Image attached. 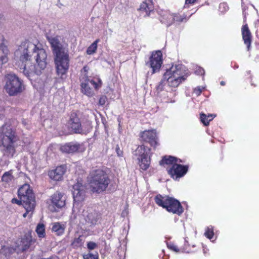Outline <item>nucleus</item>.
<instances>
[{
  "instance_id": "obj_1",
  "label": "nucleus",
  "mask_w": 259,
  "mask_h": 259,
  "mask_svg": "<svg viewBox=\"0 0 259 259\" xmlns=\"http://www.w3.org/2000/svg\"><path fill=\"white\" fill-rule=\"evenodd\" d=\"M15 56L22 63L20 69L28 77L40 75L47 66L46 51L37 40L23 41L15 52Z\"/></svg>"
},
{
  "instance_id": "obj_2",
  "label": "nucleus",
  "mask_w": 259,
  "mask_h": 259,
  "mask_svg": "<svg viewBox=\"0 0 259 259\" xmlns=\"http://www.w3.org/2000/svg\"><path fill=\"white\" fill-rule=\"evenodd\" d=\"M73 197L75 204L72 209V213L71 217L72 220H78L79 222L82 225H86L88 227H92L97 224L100 218V214L95 210L91 208L84 209L82 213H80L78 209L79 202L82 201L85 196V187L80 183H77L73 186Z\"/></svg>"
},
{
  "instance_id": "obj_3",
  "label": "nucleus",
  "mask_w": 259,
  "mask_h": 259,
  "mask_svg": "<svg viewBox=\"0 0 259 259\" xmlns=\"http://www.w3.org/2000/svg\"><path fill=\"white\" fill-rule=\"evenodd\" d=\"M87 179L92 191L98 193L105 191L110 182L106 172L99 168L93 169Z\"/></svg>"
},
{
  "instance_id": "obj_4",
  "label": "nucleus",
  "mask_w": 259,
  "mask_h": 259,
  "mask_svg": "<svg viewBox=\"0 0 259 259\" xmlns=\"http://www.w3.org/2000/svg\"><path fill=\"white\" fill-rule=\"evenodd\" d=\"M189 75V72L185 66L178 64L172 65L166 70L163 77L166 79L169 87L176 88L184 81Z\"/></svg>"
},
{
  "instance_id": "obj_5",
  "label": "nucleus",
  "mask_w": 259,
  "mask_h": 259,
  "mask_svg": "<svg viewBox=\"0 0 259 259\" xmlns=\"http://www.w3.org/2000/svg\"><path fill=\"white\" fill-rule=\"evenodd\" d=\"M16 137L10 126L5 124L0 128V141L3 146L4 155L12 158L16 152Z\"/></svg>"
},
{
  "instance_id": "obj_6",
  "label": "nucleus",
  "mask_w": 259,
  "mask_h": 259,
  "mask_svg": "<svg viewBox=\"0 0 259 259\" xmlns=\"http://www.w3.org/2000/svg\"><path fill=\"white\" fill-rule=\"evenodd\" d=\"M154 199L158 205L166 208L168 212L180 215L184 211L180 202L174 198L158 195Z\"/></svg>"
},
{
  "instance_id": "obj_7",
  "label": "nucleus",
  "mask_w": 259,
  "mask_h": 259,
  "mask_svg": "<svg viewBox=\"0 0 259 259\" xmlns=\"http://www.w3.org/2000/svg\"><path fill=\"white\" fill-rule=\"evenodd\" d=\"M4 89L11 96H16L24 90L23 81L13 73L6 74L4 77Z\"/></svg>"
},
{
  "instance_id": "obj_8",
  "label": "nucleus",
  "mask_w": 259,
  "mask_h": 259,
  "mask_svg": "<svg viewBox=\"0 0 259 259\" xmlns=\"http://www.w3.org/2000/svg\"><path fill=\"white\" fill-rule=\"evenodd\" d=\"M54 62L57 75L63 79L65 78L69 66L68 50L55 54Z\"/></svg>"
},
{
  "instance_id": "obj_9",
  "label": "nucleus",
  "mask_w": 259,
  "mask_h": 259,
  "mask_svg": "<svg viewBox=\"0 0 259 259\" xmlns=\"http://www.w3.org/2000/svg\"><path fill=\"white\" fill-rule=\"evenodd\" d=\"M18 196L23 202V206L27 211L34 210L35 199L32 190L28 184H24L18 191Z\"/></svg>"
},
{
  "instance_id": "obj_10",
  "label": "nucleus",
  "mask_w": 259,
  "mask_h": 259,
  "mask_svg": "<svg viewBox=\"0 0 259 259\" xmlns=\"http://www.w3.org/2000/svg\"><path fill=\"white\" fill-rule=\"evenodd\" d=\"M150 149L144 145L139 146L135 151V155L138 156L139 164L141 169L147 170L150 164Z\"/></svg>"
},
{
  "instance_id": "obj_11",
  "label": "nucleus",
  "mask_w": 259,
  "mask_h": 259,
  "mask_svg": "<svg viewBox=\"0 0 259 259\" xmlns=\"http://www.w3.org/2000/svg\"><path fill=\"white\" fill-rule=\"evenodd\" d=\"M162 64V54L160 51L152 52L146 65L152 69V74L159 71Z\"/></svg>"
},
{
  "instance_id": "obj_12",
  "label": "nucleus",
  "mask_w": 259,
  "mask_h": 259,
  "mask_svg": "<svg viewBox=\"0 0 259 259\" xmlns=\"http://www.w3.org/2000/svg\"><path fill=\"white\" fill-rule=\"evenodd\" d=\"M80 82L82 93L89 97H92L94 95L93 88L98 90L102 85V81L100 78H97V81L92 79V80Z\"/></svg>"
},
{
  "instance_id": "obj_13",
  "label": "nucleus",
  "mask_w": 259,
  "mask_h": 259,
  "mask_svg": "<svg viewBox=\"0 0 259 259\" xmlns=\"http://www.w3.org/2000/svg\"><path fill=\"white\" fill-rule=\"evenodd\" d=\"M188 167L183 165L180 163H176L167 168V172L175 180L183 177L188 171Z\"/></svg>"
},
{
  "instance_id": "obj_14",
  "label": "nucleus",
  "mask_w": 259,
  "mask_h": 259,
  "mask_svg": "<svg viewBox=\"0 0 259 259\" xmlns=\"http://www.w3.org/2000/svg\"><path fill=\"white\" fill-rule=\"evenodd\" d=\"M159 17V20L160 22L168 27L170 26L174 22H181L183 20V18L181 17L180 19L177 18L178 16H176V18L174 16L173 14L170 13L168 11H162L160 12Z\"/></svg>"
},
{
  "instance_id": "obj_15",
  "label": "nucleus",
  "mask_w": 259,
  "mask_h": 259,
  "mask_svg": "<svg viewBox=\"0 0 259 259\" xmlns=\"http://www.w3.org/2000/svg\"><path fill=\"white\" fill-rule=\"evenodd\" d=\"M143 140L149 143L151 146L155 147L158 145L156 131L155 130L145 131L141 133Z\"/></svg>"
},
{
  "instance_id": "obj_16",
  "label": "nucleus",
  "mask_w": 259,
  "mask_h": 259,
  "mask_svg": "<svg viewBox=\"0 0 259 259\" xmlns=\"http://www.w3.org/2000/svg\"><path fill=\"white\" fill-rule=\"evenodd\" d=\"M47 39L51 45L54 55L67 50L61 44L58 36H47Z\"/></svg>"
},
{
  "instance_id": "obj_17",
  "label": "nucleus",
  "mask_w": 259,
  "mask_h": 259,
  "mask_svg": "<svg viewBox=\"0 0 259 259\" xmlns=\"http://www.w3.org/2000/svg\"><path fill=\"white\" fill-rule=\"evenodd\" d=\"M139 10L144 16H151L155 12L152 0H145L141 4Z\"/></svg>"
},
{
  "instance_id": "obj_18",
  "label": "nucleus",
  "mask_w": 259,
  "mask_h": 259,
  "mask_svg": "<svg viewBox=\"0 0 259 259\" xmlns=\"http://www.w3.org/2000/svg\"><path fill=\"white\" fill-rule=\"evenodd\" d=\"M31 236L29 235H25L17 243L15 249L18 252L19 251H24L27 250L30 247L32 242Z\"/></svg>"
},
{
  "instance_id": "obj_19",
  "label": "nucleus",
  "mask_w": 259,
  "mask_h": 259,
  "mask_svg": "<svg viewBox=\"0 0 259 259\" xmlns=\"http://www.w3.org/2000/svg\"><path fill=\"white\" fill-rule=\"evenodd\" d=\"M52 204L58 208H62L65 205L66 196L62 193L56 192L51 196Z\"/></svg>"
},
{
  "instance_id": "obj_20",
  "label": "nucleus",
  "mask_w": 259,
  "mask_h": 259,
  "mask_svg": "<svg viewBox=\"0 0 259 259\" xmlns=\"http://www.w3.org/2000/svg\"><path fill=\"white\" fill-rule=\"evenodd\" d=\"M65 172L64 166L57 167L55 169L49 171V176L50 179L54 181H59L62 179L63 176Z\"/></svg>"
},
{
  "instance_id": "obj_21",
  "label": "nucleus",
  "mask_w": 259,
  "mask_h": 259,
  "mask_svg": "<svg viewBox=\"0 0 259 259\" xmlns=\"http://www.w3.org/2000/svg\"><path fill=\"white\" fill-rule=\"evenodd\" d=\"M241 33L244 43L249 51L251 42V34L247 24H244L241 28Z\"/></svg>"
},
{
  "instance_id": "obj_22",
  "label": "nucleus",
  "mask_w": 259,
  "mask_h": 259,
  "mask_svg": "<svg viewBox=\"0 0 259 259\" xmlns=\"http://www.w3.org/2000/svg\"><path fill=\"white\" fill-rule=\"evenodd\" d=\"M69 124L71 128L74 133L80 134L81 122L76 114L72 113L71 114L69 120Z\"/></svg>"
},
{
  "instance_id": "obj_23",
  "label": "nucleus",
  "mask_w": 259,
  "mask_h": 259,
  "mask_svg": "<svg viewBox=\"0 0 259 259\" xmlns=\"http://www.w3.org/2000/svg\"><path fill=\"white\" fill-rule=\"evenodd\" d=\"M80 145L78 143H68L60 147V150L66 153H73L79 150Z\"/></svg>"
},
{
  "instance_id": "obj_24",
  "label": "nucleus",
  "mask_w": 259,
  "mask_h": 259,
  "mask_svg": "<svg viewBox=\"0 0 259 259\" xmlns=\"http://www.w3.org/2000/svg\"><path fill=\"white\" fill-rule=\"evenodd\" d=\"M176 90L171 89L170 91H164L160 96L165 103H173L176 102Z\"/></svg>"
},
{
  "instance_id": "obj_25",
  "label": "nucleus",
  "mask_w": 259,
  "mask_h": 259,
  "mask_svg": "<svg viewBox=\"0 0 259 259\" xmlns=\"http://www.w3.org/2000/svg\"><path fill=\"white\" fill-rule=\"evenodd\" d=\"M85 242V237L82 235H75L71 242V246L74 249L81 248Z\"/></svg>"
},
{
  "instance_id": "obj_26",
  "label": "nucleus",
  "mask_w": 259,
  "mask_h": 259,
  "mask_svg": "<svg viewBox=\"0 0 259 259\" xmlns=\"http://www.w3.org/2000/svg\"><path fill=\"white\" fill-rule=\"evenodd\" d=\"M182 162L183 161L182 160L178 159L176 157L171 156H169L168 157L165 156L163 157L162 159L159 162V164L160 165L166 164L169 165V167H170L174 164V163Z\"/></svg>"
},
{
  "instance_id": "obj_27",
  "label": "nucleus",
  "mask_w": 259,
  "mask_h": 259,
  "mask_svg": "<svg viewBox=\"0 0 259 259\" xmlns=\"http://www.w3.org/2000/svg\"><path fill=\"white\" fill-rule=\"evenodd\" d=\"M90 67L86 65L84 66L80 71V81H86L92 80L91 79L90 73L89 72Z\"/></svg>"
},
{
  "instance_id": "obj_28",
  "label": "nucleus",
  "mask_w": 259,
  "mask_h": 259,
  "mask_svg": "<svg viewBox=\"0 0 259 259\" xmlns=\"http://www.w3.org/2000/svg\"><path fill=\"white\" fill-rule=\"evenodd\" d=\"M92 128V122L90 120H87L81 123L80 134H87L89 133Z\"/></svg>"
},
{
  "instance_id": "obj_29",
  "label": "nucleus",
  "mask_w": 259,
  "mask_h": 259,
  "mask_svg": "<svg viewBox=\"0 0 259 259\" xmlns=\"http://www.w3.org/2000/svg\"><path fill=\"white\" fill-rule=\"evenodd\" d=\"M65 226L64 225L60 223H55L53 224L52 231L55 232L57 235H62L65 231Z\"/></svg>"
},
{
  "instance_id": "obj_30",
  "label": "nucleus",
  "mask_w": 259,
  "mask_h": 259,
  "mask_svg": "<svg viewBox=\"0 0 259 259\" xmlns=\"http://www.w3.org/2000/svg\"><path fill=\"white\" fill-rule=\"evenodd\" d=\"M215 116V115L213 114H209L207 116L206 114L202 113L200 114V119L204 125H207L209 124L210 121L212 120Z\"/></svg>"
},
{
  "instance_id": "obj_31",
  "label": "nucleus",
  "mask_w": 259,
  "mask_h": 259,
  "mask_svg": "<svg viewBox=\"0 0 259 259\" xmlns=\"http://www.w3.org/2000/svg\"><path fill=\"white\" fill-rule=\"evenodd\" d=\"M35 231L39 238H44L46 235L45 227L42 223H39L36 228Z\"/></svg>"
},
{
  "instance_id": "obj_32",
  "label": "nucleus",
  "mask_w": 259,
  "mask_h": 259,
  "mask_svg": "<svg viewBox=\"0 0 259 259\" xmlns=\"http://www.w3.org/2000/svg\"><path fill=\"white\" fill-rule=\"evenodd\" d=\"M15 251H16L15 248H13L9 246H4L0 250L1 254L4 255L6 257H9V255L12 254Z\"/></svg>"
},
{
  "instance_id": "obj_33",
  "label": "nucleus",
  "mask_w": 259,
  "mask_h": 259,
  "mask_svg": "<svg viewBox=\"0 0 259 259\" xmlns=\"http://www.w3.org/2000/svg\"><path fill=\"white\" fill-rule=\"evenodd\" d=\"M99 41V39H96L88 48L87 50V54L92 55L96 52L97 49V44Z\"/></svg>"
},
{
  "instance_id": "obj_34",
  "label": "nucleus",
  "mask_w": 259,
  "mask_h": 259,
  "mask_svg": "<svg viewBox=\"0 0 259 259\" xmlns=\"http://www.w3.org/2000/svg\"><path fill=\"white\" fill-rule=\"evenodd\" d=\"M14 179V177L12 175V171L10 170L7 172H5L2 178V180L3 182H5L6 183H9L11 182Z\"/></svg>"
},
{
  "instance_id": "obj_35",
  "label": "nucleus",
  "mask_w": 259,
  "mask_h": 259,
  "mask_svg": "<svg viewBox=\"0 0 259 259\" xmlns=\"http://www.w3.org/2000/svg\"><path fill=\"white\" fill-rule=\"evenodd\" d=\"M204 235L209 239L211 240L214 235L213 227L212 226L208 227L205 230Z\"/></svg>"
},
{
  "instance_id": "obj_36",
  "label": "nucleus",
  "mask_w": 259,
  "mask_h": 259,
  "mask_svg": "<svg viewBox=\"0 0 259 259\" xmlns=\"http://www.w3.org/2000/svg\"><path fill=\"white\" fill-rule=\"evenodd\" d=\"M166 79L163 78L161 80V81L158 83V85L156 87V91L157 93H159L160 92L163 91V88L166 83Z\"/></svg>"
},
{
  "instance_id": "obj_37",
  "label": "nucleus",
  "mask_w": 259,
  "mask_h": 259,
  "mask_svg": "<svg viewBox=\"0 0 259 259\" xmlns=\"http://www.w3.org/2000/svg\"><path fill=\"white\" fill-rule=\"evenodd\" d=\"M98 247L96 243L92 241L88 242L87 243V247L89 250H93Z\"/></svg>"
},
{
  "instance_id": "obj_38",
  "label": "nucleus",
  "mask_w": 259,
  "mask_h": 259,
  "mask_svg": "<svg viewBox=\"0 0 259 259\" xmlns=\"http://www.w3.org/2000/svg\"><path fill=\"white\" fill-rule=\"evenodd\" d=\"M204 88L201 86H198L194 89V93L197 96H199L202 93Z\"/></svg>"
},
{
  "instance_id": "obj_39",
  "label": "nucleus",
  "mask_w": 259,
  "mask_h": 259,
  "mask_svg": "<svg viewBox=\"0 0 259 259\" xmlns=\"http://www.w3.org/2000/svg\"><path fill=\"white\" fill-rule=\"evenodd\" d=\"M228 8V6L226 3H221L219 6V11L222 13L227 11Z\"/></svg>"
},
{
  "instance_id": "obj_40",
  "label": "nucleus",
  "mask_w": 259,
  "mask_h": 259,
  "mask_svg": "<svg viewBox=\"0 0 259 259\" xmlns=\"http://www.w3.org/2000/svg\"><path fill=\"white\" fill-rule=\"evenodd\" d=\"M167 247L169 249L171 250H173L176 252H178L179 251V249L178 247L173 243H169L167 244Z\"/></svg>"
},
{
  "instance_id": "obj_41",
  "label": "nucleus",
  "mask_w": 259,
  "mask_h": 259,
  "mask_svg": "<svg viewBox=\"0 0 259 259\" xmlns=\"http://www.w3.org/2000/svg\"><path fill=\"white\" fill-rule=\"evenodd\" d=\"M83 259H98V256L92 253H88L83 255Z\"/></svg>"
},
{
  "instance_id": "obj_42",
  "label": "nucleus",
  "mask_w": 259,
  "mask_h": 259,
  "mask_svg": "<svg viewBox=\"0 0 259 259\" xmlns=\"http://www.w3.org/2000/svg\"><path fill=\"white\" fill-rule=\"evenodd\" d=\"M8 61V55L4 54L3 56H2L0 57V61L2 64H5L7 63Z\"/></svg>"
},
{
  "instance_id": "obj_43",
  "label": "nucleus",
  "mask_w": 259,
  "mask_h": 259,
  "mask_svg": "<svg viewBox=\"0 0 259 259\" xmlns=\"http://www.w3.org/2000/svg\"><path fill=\"white\" fill-rule=\"evenodd\" d=\"M204 72V70L200 67H198V68L195 70V73L198 75H203Z\"/></svg>"
},
{
  "instance_id": "obj_44",
  "label": "nucleus",
  "mask_w": 259,
  "mask_h": 259,
  "mask_svg": "<svg viewBox=\"0 0 259 259\" xmlns=\"http://www.w3.org/2000/svg\"><path fill=\"white\" fill-rule=\"evenodd\" d=\"M106 102V97L105 96H102L100 98L99 104L100 105H104Z\"/></svg>"
},
{
  "instance_id": "obj_45",
  "label": "nucleus",
  "mask_w": 259,
  "mask_h": 259,
  "mask_svg": "<svg viewBox=\"0 0 259 259\" xmlns=\"http://www.w3.org/2000/svg\"><path fill=\"white\" fill-rule=\"evenodd\" d=\"M0 51H1L4 54L8 55L9 53V51L6 45L4 46Z\"/></svg>"
},
{
  "instance_id": "obj_46",
  "label": "nucleus",
  "mask_w": 259,
  "mask_h": 259,
  "mask_svg": "<svg viewBox=\"0 0 259 259\" xmlns=\"http://www.w3.org/2000/svg\"><path fill=\"white\" fill-rule=\"evenodd\" d=\"M0 51H1L4 54L8 55L9 53V51L6 45L4 46Z\"/></svg>"
},
{
  "instance_id": "obj_47",
  "label": "nucleus",
  "mask_w": 259,
  "mask_h": 259,
  "mask_svg": "<svg viewBox=\"0 0 259 259\" xmlns=\"http://www.w3.org/2000/svg\"><path fill=\"white\" fill-rule=\"evenodd\" d=\"M197 0H185L184 7H188L189 4H193Z\"/></svg>"
},
{
  "instance_id": "obj_48",
  "label": "nucleus",
  "mask_w": 259,
  "mask_h": 259,
  "mask_svg": "<svg viewBox=\"0 0 259 259\" xmlns=\"http://www.w3.org/2000/svg\"><path fill=\"white\" fill-rule=\"evenodd\" d=\"M12 202L13 203H16V204H22L23 205V202L21 201V200L20 199V200L16 199V198H13L12 199Z\"/></svg>"
},
{
  "instance_id": "obj_49",
  "label": "nucleus",
  "mask_w": 259,
  "mask_h": 259,
  "mask_svg": "<svg viewBox=\"0 0 259 259\" xmlns=\"http://www.w3.org/2000/svg\"><path fill=\"white\" fill-rule=\"evenodd\" d=\"M6 41V40L4 39V37H3L2 41L0 42V50L2 49V48L6 45L5 43Z\"/></svg>"
},
{
  "instance_id": "obj_50",
  "label": "nucleus",
  "mask_w": 259,
  "mask_h": 259,
  "mask_svg": "<svg viewBox=\"0 0 259 259\" xmlns=\"http://www.w3.org/2000/svg\"><path fill=\"white\" fill-rule=\"evenodd\" d=\"M174 16L176 18V16H178L177 18L178 19H180L181 18V17H182L183 19V20L181 21L182 22L184 19H186V16H184V15H179V14H174Z\"/></svg>"
},
{
  "instance_id": "obj_51",
  "label": "nucleus",
  "mask_w": 259,
  "mask_h": 259,
  "mask_svg": "<svg viewBox=\"0 0 259 259\" xmlns=\"http://www.w3.org/2000/svg\"><path fill=\"white\" fill-rule=\"evenodd\" d=\"M4 18L3 17V16L0 14V27L2 26V25H3L4 22Z\"/></svg>"
},
{
  "instance_id": "obj_52",
  "label": "nucleus",
  "mask_w": 259,
  "mask_h": 259,
  "mask_svg": "<svg viewBox=\"0 0 259 259\" xmlns=\"http://www.w3.org/2000/svg\"><path fill=\"white\" fill-rule=\"evenodd\" d=\"M33 210L27 211V210L26 209V212L24 213L23 215V217L25 218L27 214H28L29 212H30V216H31L32 215Z\"/></svg>"
},
{
  "instance_id": "obj_53",
  "label": "nucleus",
  "mask_w": 259,
  "mask_h": 259,
  "mask_svg": "<svg viewBox=\"0 0 259 259\" xmlns=\"http://www.w3.org/2000/svg\"><path fill=\"white\" fill-rule=\"evenodd\" d=\"M41 259H59V257L56 255H53L50 256L49 258H43Z\"/></svg>"
},
{
  "instance_id": "obj_54",
  "label": "nucleus",
  "mask_w": 259,
  "mask_h": 259,
  "mask_svg": "<svg viewBox=\"0 0 259 259\" xmlns=\"http://www.w3.org/2000/svg\"><path fill=\"white\" fill-rule=\"evenodd\" d=\"M220 84L222 85H224L225 84V82L224 81H221Z\"/></svg>"
},
{
  "instance_id": "obj_55",
  "label": "nucleus",
  "mask_w": 259,
  "mask_h": 259,
  "mask_svg": "<svg viewBox=\"0 0 259 259\" xmlns=\"http://www.w3.org/2000/svg\"><path fill=\"white\" fill-rule=\"evenodd\" d=\"M22 123L24 125H25L26 124V122L25 120H23Z\"/></svg>"
},
{
  "instance_id": "obj_56",
  "label": "nucleus",
  "mask_w": 259,
  "mask_h": 259,
  "mask_svg": "<svg viewBox=\"0 0 259 259\" xmlns=\"http://www.w3.org/2000/svg\"><path fill=\"white\" fill-rule=\"evenodd\" d=\"M257 23H259V20H257V21H256V24H257Z\"/></svg>"
},
{
  "instance_id": "obj_57",
  "label": "nucleus",
  "mask_w": 259,
  "mask_h": 259,
  "mask_svg": "<svg viewBox=\"0 0 259 259\" xmlns=\"http://www.w3.org/2000/svg\"><path fill=\"white\" fill-rule=\"evenodd\" d=\"M124 212H122V215H124Z\"/></svg>"
},
{
  "instance_id": "obj_58",
  "label": "nucleus",
  "mask_w": 259,
  "mask_h": 259,
  "mask_svg": "<svg viewBox=\"0 0 259 259\" xmlns=\"http://www.w3.org/2000/svg\"><path fill=\"white\" fill-rule=\"evenodd\" d=\"M2 116H3V115L0 114V118H2Z\"/></svg>"
},
{
  "instance_id": "obj_59",
  "label": "nucleus",
  "mask_w": 259,
  "mask_h": 259,
  "mask_svg": "<svg viewBox=\"0 0 259 259\" xmlns=\"http://www.w3.org/2000/svg\"><path fill=\"white\" fill-rule=\"evenodd\" d=\"M117 154H118V155L119 156H120V154H119L118 152H117Z\"/></svg>"
}]
</instances>
